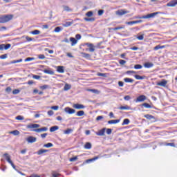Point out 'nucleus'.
Segmentation results:
<instances>
[{
    "label": "nucleus",
    "instance_id": "obj_1",
    "mask_svg": "<svg viewBox=\"0 0 177 177\" xmlns=\"http://www.w3.org/2000/svg\"><path fill=\"white\" fill-rule=\"evenodd\" d=\"M12 19H13V15H2L0 17V23H8V21H10Z\"/></svg>",
    "mask_w": 177,
    "mask_h": 177
},
{
    "label": "nucleus",
    "instance_id": "obj_2",
    "mask_svg": "<svg viewBox=\"0 0 177 177\" xmlns=\"http://www.w3.org/2000/svg\"><path fill=\"white\" fill-rule=\"evenodd\" d=\"M161 12H156L153 13H150L147 15H144L142 18L144 19H152L155 16H157V15H160Z\"/></svg>",
    "mask_w": 177,
    "mask_h": 177
},
{
    "label": "nucleus",
    "instance_id": "obj_3",
    "mask_svg": "<svg viewBox=\"0 0 177 177\" xmlns=\"http://www.w3.org/2000/svg\"><path fill=\"white\" fill-rule=\"evenodd\" d=\"M127 13H129V11L124 9L119 10L116 12L118 16H124V15H127Z\"/></svg>",
    "mask_w": 177,
    "mask_h": 177
},
{
    "label": "nucleus",
    "instance_id": "obj_4",
    "mask_svg": "<svg viewBox=\"0 0 177 177\" xmlns=\"http://www.w3.org/2000/svg\"><path fill=\"white\" fill-rule=\"evenodd\" d=\"M85 45L88 46L89 52H95V46L92 43H86Z\"/></svg>",
    "mask_w": 177,
    "mask_h": 177
},
{
    "label": "nucleus",
    "instance_id": "obj_5",
    "mask_svg": "<svg viewBox=\"0 0 177 177\" xmlns=\"http://www.w3.org/2000/svg\"><path fill=\"white\" fill-rule=\"evenodd\" d=\"M177 5V0H171L170 2L167 3V6L169 8H175Z\"/></svg>",
    "mask_w": 177,
    "mask_h": 177
},
{
    "label": "nucleus",
    "instance_id": "obj_6",
    "mask_svg": "<svg viewBox=\"0 0 177 177\" xmlns=\"http://www.w3.org/2000/svg\"><path fill=\"white\" fill-rule=\"evenodd\" d=\"M28 129H35V128H39V124H29L26 126Z\"/></svg>",
    "mask_w": 177,
    "mask_h": 177
},
{
    "label": "nucleus",
    "instance_id": "obj_7",
    "mask_svg": "<svg viewBox=\"0 0 177 177\" xmlns=\"http://www.w3.org/2000/svg\"><path fill=\"white\" fill-rule=\"evenodd\" d=\"M28 143H35L37 142V138L33 136H29L26 138Z\"/></svg>",
    "mask_w": 177,
    "mask_h": 177
},
{
    "label": "nucleus",
    "instance_id": "obj_8",
    "mask_svg": "<svg viewBox=\"0 0 177 177\" xmlns=\"http://www.w3.org/2000/svg\"><path fill=\"white\" fill-rule=\"evenodd\" d=\"M65 113H67V114H74L75 113V109H71L70 107H66L64 109Z\"/></svg>",
    "mask_w": 177,
    "mask_h": 177
},
{
    "label": "nucleus",
    "instance_id": "obj_9",
    "mask_svg": "<svg viewBox=\"0 0 177 177\" xmlns=\"http://www.w3.org/2000/svg\"><path fill=\"white\" fill-rule=\"evenodd\" d=\"M167 84H168V81L165 80H162L161 82H159L156 84L158 86H163V88H165L167 86Z\"/></svg>",
    "mask_w": 177,
    "mask_h": 177
},
{
    "label": "nucleus",
    "instance_id": "obj_10",
    "mask_svg": "<svg viewBox=\"0 0 177 177\" xmlns=\"http://www.w3.org/2000/svg\"><path fill=\"white\" fill-rule=\"evenodd\" d=\"M33 132H37V133H39L40 132H46L48 131V127H42L40 129H35L32 130Z\"/></svg>",
    "mask_w": 177,
    "mask_h": 177
},
{
    "label": "nucleus",
    "instance_id": "obj_11",
    "mask_svg": "<svg viewBox=\"0 0 177 177\" xmlns=\"http://www.w3.org/2000/svg\"><path fill=\"white\" fill-rule=\"evenodd\" d=\"M105 132H106V128H103L102 129L97 132L96 135H97V136H104Z\"/></svg>",
    "mask_w": 177,
    "mask_h": 177
},
{
    "label": "nucleus",
    "instance_id": "obj_12",
    "mask_svg": "<svg viewBox=\"0 0 177 177\" xmlns=\"http://www.w3.org/2000/svg\"><path fill=\"white\" fill-rule=\"evenodd\" d=\"M74 109H76L77 110H81L82 109H85V106L80 104H75L73 105Z\"/></svg>",
    "mask_w": 177,
    "mask_h": 177
},
{
    "label": "nucleus",
    "instance_id": "obj_13",
    "mask_svg": "<svg viewBox=\"0 0 177 177\" xmlns=\"http://www.w3.org/2000/svg\"><path fill=\"white\" fill-rule=\"evenodd\" d=\"M142 20H138V21H129L126 22L125 24H127L128 26H132L133 24H138V23H142Z\"/></svg>",
    "mask_w": 177,
    "mask_h": 177
},
{
    "label": "nucleus",
    "instance_id": "obj_14",
    "mask_svg": "<svg viewBox=\"0 0 177 177\" xmlns=\"http://www.w3.org/2000/svg\"><path fill=\"white\" fill-rule=\"evenodd\" d=\"M70 41H71V46H75L78 43V40L74 37H70Z\"/></svg>",
    "mask_w": 177,
    "mask_h": 177
},
{
    "label": "nucleus",
    "instance_id": "obj_15",
    "mask_svg": "<svg viewBox=\"0 0 177 177\" xmlns=\"http://www.w3.org/2000/svg\"><path fill=\"white\" fill-rule=\"evenodd\" d=\"M146 100V95H141L136 99V102H145Z\"/></svg>",
    "mask_w": 177,
    "mask_h": 177
},
{
    "label": "nucleus",
    "instance_id": "obj_16",
    "mask_svg": "<svg viewBox=\"0 0 177 177\" xmlns=\"http://www.w3.org/2000/svg\"><path fill=\"white\" fill-rule=\"evenodd\" d=\"M153 66L154 64L151 62H147L144 64V67H145V68H151Z\"/></svg>",
    "mask_w": 177,
    "mask_h": 177
},
{
    "label": "nucleus",
    "instance_id": "obj_17",
    "mask_svg": "<svg viewBox=\"0 0 177 177\" xmlns=\"http://www.w3.org/2000/svg\"><path fill=\"white\" fill-rule=\"evenodd\" d=\"M57 71L58 73H60L61 74H63V73H64V66H57Z\"/></svg>",
    "mask_w": 177,
    "mask_h": 177
},
{
    "label": "nucleus",
    "instance_id": "obj_18",
    "mask_svg": "<svg viewBox=\"0 0 177 177\" xmlns=\"http://www.w3.org/2000/svg\"><path fill=\"white\" fill-rule=\"evenodd\" d=\"M4 157L6 160V161H8L9 162V164H12V160H10V156H9V154L8 153H5L4 155Z\"/></svg>",
    "mask_w": 177,
    "mask_h": 177
},
{
    "label": "nucleus",
    "instance_id": "obj_19",
    "mask_svg": "<svg viewBox=\"0 0 177 177\" xmlns=\"http://www.w3.org/2000/svg\"><path fill=\"white\" fill-rule=\"evenodd\" d=\"M44 73L45 74H49L50 75H55V72L53 71L47 70V69H45L44 71Z\"/></svg>",
    "mask_w": 177,
    "mask_h": 177
},
{
    "label": "nucleus",
    "instance_id": "obj_20",
    "mask_svg": "<svg viewBox=\"0 0 177 177\" xmlns=\"http://www.w3.org/2000/svg\"><path fill=\"white\" fill-rule=\"evenodd\" d=\"M49 150L48 149H40L37 151L38 156H41V154H44V153H48Z\"/></svg>",
    "mask_w": 177,
    "mask_h": 177
},
{
    "label": "nucleus",
    "instance_id": "obj_21",
    "mask_svg": "<svg viewBox=\"0 0 177 177\" xmlns=\"http://www.w3.org/2000/svg\"><path fill=\"white\" fill-rule=\"evenodd\" d=\"M84 149H86V150L92 149V144H91L90 142H86L84 145Z\"/></svg>",
    "mask_w": 177,
    "mask_h": 177
},
{
    "label": "nucleus",
    "instance_id": "obj_22",
    "mask_svg": "<svg viewBox=\"0 0 177 177\" xmlns=\"http://www.w3.org/2000/svg\"><path fill=\"white\" fill-rule=\"evenodd\" d=\"M63 9L65 12H73V9L70 8L68 6H63Z\"/></svg>",
    "mask_w": 177,
    "mask_h": 177
},
{
    "label": "nucleus",
    "instance_id": "obj_23",
    "mask_svg": "<svg viewBox=\"0 0 177 177\" xmlns=\"http://www.w3.org/2000/svg\"><path fill=\"white\" fill-rule=\"evenodd\" d=\"M119 110H131V108L129 106H121L120 107H119Z\"/></svg>",
    "mask_w": 177,
    "mask_h": 177
},
{
    "label": "nucleus",
    "instance_id": "obj_24",
    "mask_svg": "<svg viewBox=\"0 0 177 177\" xmlns=\"http://www.w3.org/2000/svg\"><path fill=\"white\" fill-rule=\"evenodd\" d=\"M76 115L77 117H82V115H85V112L84 111H79L77 112Z\"/></svg>",
    "mask_w": 177,
    "mask_h": 177
},
{
    "label": "nucleus",
    "instance_id": "obj_25",
    "mask_svg": "<svg viewBox=\"0 0 177 177\" xmlns=\"http://www.w3.org/2000/svg\"><path fill=\"white\" fill-rule=\"evenodd\" d=\"M120 122V120H111L108 121V124H118Z\"/></svg>",
    "mask_w": 177,
    "mask_h": 177
},
{
    "label": "nucleus",
    "instance_id": "obj_26",
    "mask_svg": "<svg viewBox=\"0 0 177 177\" xmlns=\"http://www.w3.org/2000/svg\"><path fill=\"white\" fill-rule=\"evenodd\" d=\"M58 129H59V127L58 126L51 127L50 128V132H55V131H57Z\"/></svg>",
    "mask_w": 177,
    "mask_h": 177
},
{
    "label": "nucleus",
    "instance_id": "obj_27",
    "mask_svg": "<svg viewBox=\"0 0 177 177\" xmlns=\"http://www.w3.org/2000/svg\"><path fill=\"white\" fill-rule=\"evenodd\" d=\"M11 46L12 45L10 44H3V49H5V50H8V49H9Z\"/></svg>",
    "mask_w": 177,
    "mask_h": 177
},
{
    "label": "nucleus",
    "instance_id": "obj_28",
    "mask_svg": "<svg viewBox=\"0 0 177 177\" xmlns=\"http://www.w3.org/2000/svg\"><path fill=\"white\" fill-rule=\"evenodd\" d=\"M131 122V121L129 120V119L126 118L123 120V122L122 123V125H128L129 123Z\"/></svg>",
    "mask_w": 177,
    "mask_h": 177
},
{
    "label": "nucleus",
    "instance_id": "obj_29",
    "mask_svg": "<svg viewBox=\"0 0 177 177\" xmlns=\"http://www.w3.org/2000/svg\"><path fill=\"white\" fill-rule=\"evenodd\" d=\"M10 133H11L12 135H15V136H17V135L20 134V131L18 130H14L12 131H10Z\"/></svg>",
    "mask_w": 177,
    "mask_h": 177
},
{
    "label": "nucleus",
    "instance_id": "obj_30",
    "mask_svg": "<svg viewBox=\"0 0 177 177\" xmlns=\"http://www.w3.org/2000/svg\"><path fill=\"white\" fill-rule=\"evenodd\" d=\"M30 34H32V35H39V34H41V31H39L38 30H35L30 32Z\"/></svg>",
    "mask_w": 177,
    "mask_h": 177
},
{
    "label": "nucleus",
    "instance_id": "obj_31",
    "mask_svg": "<svg viewBox=\"0 0 177 177\" xmlns=\"http://www.w3.org/2000/svg\"><path fill=\"white\" fill-rule=\"evenodd\" d=\"M134 77L136 78V80H145V78H146V76H140L139 75H135Z\"/></svg>",
    "mask_w": 177,
    "mask_h": 177
},
{
    "label": "nucleus",
    "instance_id": "obj_32",
    "mask_svg": "<svg viewBox=\"0 0 177 177\" xmlns=\"http://www.w3.org/2000/svg\"><path fill=\"white\" fill-rule=\"evenodd\" d=\"M164 48H165V46L158 45L153 48V50H158V49H164Z\"/></svg>",
    "mask_w": 177,
    "mask_h": 177
},
{
    "label": "nucleus",
    "instance_id": "obj_33",
    "mask_svg": "<svg viewBox=\"0 0 177 177\" xmlns=\"http://www.w3.org/2000/svg\"><path fill=\"white\" fill-rule=\"evenodd\" d=\"M124 82H127V83L129 82L130 84H132V82H133L134 80L131 78L126 77L124 79Z\"/></svg>",
    "mask_w": 177,
    "mask_h": 177
},
{
    "label": "nucleus",
    "instance_id": "obj_34",
    "mask_svg": "<svg viewBox=\"0 0 177 177\" xmlns=\"http://www.w3.org/2000/svg\"><path fill=\"white\" fill-rule=\"evenodd\" d=\"M71 132H73V129H67L66 130H65L64 131V133L65 135H70V133H71Z\"/></svg>",
    "mask_w": 177,
    "mask_h": 177
},
{
    "label": "nucleus",
    "instance_id": "obj_35",
    "mask_svg": "<svg viewBox=\"0 0 177 177\" xmlns=\"http://www.w3.org/2000/svg\"><path fill=\"white\" fill-rule=\"evenodd\" d=\"M64 91H70L71 89V85L68 84H66L64 87Z\"/></svg>",
    "mask_w": 177,
    "mask_h": 177
},
{
    "label": "nucleus",
    "instance_id": "obj_36",
    "mask_svg": "<svg viewBox=\"0 0 177 177\" xmlns=\"http://www.w3.org/2000/svg\"><path fill=\"white\" fill-rule=\"evenodd\" d=\"M88 92H92V93H95L99 95V91L96 89H87Z\"/></svg>",
    "mask_w": 177,
    "mask_h": 177
},
{
    "label": "nucleus",
    "instance_id": "obj_37",
    "mask_svg": "<svg viewBox=\"0 0 177 177\" xmlns=\"http://www.w3.org/2000/svg\"><path fill=\"white\" fill-rule=\"evenodd\" d=\"M164 146H171V147H176V145H175V143L171 142V143H164Z\"/></svg>",
    "mask_w": 177,
    "mask_h": 177
},
{
    "label": "nucleus",
    "instance_id": "obj_38",
    "mask_svg": "<svg viewBox=\"0 0 177 177\" xmlns=\"http://www.w3.org/2000/svg\"><path fill=\"white\" fill-rule=\"evenodd\" d=\"M143 107H145V109H151V105L150 104L144 103L142 104Z\"/></svg>",
    "mask_w": 177,
    "mask_h": 177
},
{
    "label": "nucleus",
    "instance_id": "obj_39",
    "mask_svg": "<svg viewBox=\"0 0 177 177\" xmlns=\"http://www.w3.org/2000/svg\"><path fill=\"white\" fill-rule=\"evenodd\" d=\"M44 147H46L47 149H49L50 147H53V144L48 142L44 145Z\"/></svg>",
    "mask_w": 177,
    "mask_h": 177
},
{
    "label": "nucleus",
    "instance_id": "obj_40",
    "mask_svg": "<svg viewBox=\"0 0 177 177\" xmlns=\"http://www.w3.org/2000/svg\"><path fill=\"white\" fill-rule=\"evenodd\" d=\"M73 24V22H66L65 24H63L64 27H70Z\"/></svg>",
    "mask_w": 177,
    "mask_h": 177
},
{
    "label": "nucleus",
    "instance_id": "obj_41",
    "mask_svg": "<svg viewBox=\"0 0 177 177\" xmlns=\"http://www.w3.org/2000/svg\"><path fill=\"white\" fill-rule=\"evenodd\" d=\"M143 68V66H142V65H140V64H136L135 66H134V68L136 69V70H140L141 68Z\"/></svg>",
    "mask_w": 177,
    "mask_h": 177
},
{
    "label": "nucleus",
    "instance_id": "obj_42",
    "mask_svg": "<svg viewBox=\"0 0 177 177\" xmlns=\"http://www.w3.org/2000/svg\"><path fill=\"white\" fill-rule=\"evenodd\" d=\"M136 38L138 39V41H143V39H145V35L137 36Z\"/></svg>",
    "mask_w": 177,
    "mask_h": 177
},
{
    "label": "nucleus",
    "instance_id": "obj_43",
    "mask_svg": "<svg viewBox=\"0 0 177 177\" xmlns=\"http://www.w3.org/2000/svg\"><path fill=\"white\" fill-rule=\"evenodd\" d=\"M86 16H87V17H92V16H93V12L92 11H88L86 13Z\"/></svg>",
    "mask_w": 177,
    "mask_h": 177
},
{
    "label": "nucleus",
    "instance_id": "obj_44",
    "mask_svg": "<svg viewBox=\"0 0 177 177\" xmlns=\"http://www.w3.org/2000/svg\"><path fill=\"white\" fill-rule=\"evenodd\" d=\"M122 28H125V26H118V27H115V28H113V30L114 31L117 30H122Z\"/></svg>",
    "mask_w": 177,
    "mask_h": 177
},
{
    "label": "nucleus",
    "instance_id": "obj_45",
    "mask_svg": "<svg viewBox=\"0 0 177 177\" xmlns=\"http://www.w3.org/2000/svg\"><path fill=\"white\" fill-rule=\"evenodd\" d=\"M48 88H49V85L48 84H44L40 86V89H42L43 91L45 89H48Z\"/></svg>",
    "mask_w": 177,
    "mask_h": 177
},
{
    "label": "nucleus",
    "instance_id": "obj_46",
    "mask_svg": "<svg viewBox=\"0 0 177 177\" xmlns=\"http://www.w3.org/2000/svg\"><path fill=\"white\" fill-rule=\"evenodd\" d=\"M97 75L98 77H107V74H106V73H98L97 74Z\"/></svg>",
    "mask_w": 177,
    "mask_h": 177
},
{
    "label": "nucleus",
    "instance_id": "obj_47",
    "mask_svg": "<svg viewBox=\"0 0 177 177\" xmlns=\"http://www.w3.org/2000/svg\"><path fill=\"white\" fill-rule=\"evenodd\" d=\"M97 158H99V157L96 156L92 159H88L86 160V162H91V161H96V160H97Z\"/></svg>",
    "mask_w": 177,
    "mask_h": 177
},
{
    "label": "nucleus",
    "instance_id": "obj_48",
    "mask_svg": "<svg viewBox=\"0 0 177 177\" xmlns=\"http://www.w3.org/2000/svg\"><path fill=\"white\" fill-rule=\"evenodd\" d=\"M52 176H53V177H59V176H60V174L56 173V172H55V171H53V172H52Z\"/></svg>",
    "mask_w": 177,
    "mask_h": 177
},
{
    "label": "nucleus",
    "instance_id": "obj_49",
    "mask_svg": "<svg viewBox=\"0 0 177 177\" xmlns=\"http://www.w3.org/2000/svg\"><path fill=\"white\" fill-rule=\"evenodd\" d=\"M54 31L55 32H60V31H62V28H60V26H57L55 28Z\"/></svg>",
    "mask_w": 177,
    "mask_h": 177
},
{
    "label": "nucleus",
    "instance_id": "obj_50",
    "mask_svg": "<svg viewBox=\"0 0 177 177\" xmlns=\"http://www.w3.org/2000/svg\"><path fill=\"white\" fill-rule=\"evenodd\" d=\"M82 55L83 57H85L86 59H89V57H91V55L88 53H83Z\"/></svg>",
    "mask_w": 177,
    "mask_h": 177
},
{
    "label": "nucleus",
    "instance_id": "obj_51",
    "mask_svg": "<svg viewBox=\"0 0 177 177\" xmlns=\"http://www.w3.org/2000/svg\"><path fill=\"white\" fill-rule=\"evenodd\" d=\"M77 160H78V157L77 156H75L73 158H71L69 159V161H71V162H74V161H77Z\"/></svg>",
    "mask_w": 177,
    "mask_h": 177
},
{
    "label": "nucleus",
    "instance_id": "obj_52",
    "mask_svg": "<svg viewBox=\"0 0 177 177\" xmlns=\"http://www.w3.org/2000/svg\"><path fill=\"white\" fill-rule=\"evenodd\" d=\"M85 21H95V18H84Z\"/></svg>",
    "mask_w": 177,
    "mask_h": 177
},
{
    "label": "nucleus",
    "instance_id": "obj_53",
    "mask_svg": "<svg viewBox=\"0 0 177 177\" xmlns=\"http://www.w3.org/2000/svg\"><path fill=\"white\" fill-rule=\"evenodd\" d=\"M16 120H18L19 121H23V120H24V117L21 115H18L16 117Z\"/></svg>",
    "mask_w": 177,
    "mask_h": 177
},
{
    "label": "nucleus",
    "instance_id": "obj_54",
    "mask_svg": "<svg viewBox=\"0 0 177 177\" xmlns=\"http://www.w3.org/2000/svg\"><path fill=\"white\" fill-rule=\"evenodd\" d=\"M145 118H147V120H151L153 118V115L147 114L145 115Z\"/></svg>",
    "mask_w": 177,
    "mask_h": 177
},
{
    "label": "nucleus",
    "instance_id": "obj_55",
    "mask_svg": "<svg viewBox=\"0 0 177 177\" xmlns=\"http://www.w3.org/2000/svg\"><path fill=\"white\" fill-rule=\"evenodd\" d=\"M12 93H13V95H19V93H20V90H19V89H15V90L12 91Z\"/></svg>",
    "mask_w": 177,
    "mask_h": 177
},
{
    "label": "nucleus",
    "instance_id": "obj_56",
    "mask_svg": "<svg viewBox=\"0 0 177 177\" xmlns=\"http://www.w3.org/2000/svg\"><path fill=\"white\" fill-rule=\"evenodd\" d=\"M35 59V58H34V57H27L26 59H25V62H31Z\"/></svg>",
    "mask_w": 177,
    "mask_h": 177
},
{
    "label": "nucleus",
    "instance_id": "obj_57",
    "mask_svg": "<svg viewBox=\"0 0 177 177\" xmlns=\"http://www.w3.org/2000/svg\"><path fill=\"white\" fill-rule=\"evenodd\" d=\"M47 114H48V115L52 116L55 114V112H53V111H52V110H50L47 112Z\"/></svg>",
    "mask_w": 177,
    "mask_h": 177
},
{
    "label": "nucleus",
    "instance_id": "obj_58",
    "mask_svg": "<svg viewBox=\"0 0 177 177\" xmlns=\"http://www.w3.org/2000/svg\"><path fill=\"white\" fill-rule=\"evenodd\" d=\"M32 78L34 80H39L41 78V76L40 75H33Z\"/></svg>",
    "mask_w": 177,
    "mask_h": 177
},
{
    "label": "nucleus",
    "instance_id": "obj_59",
    "mask_svg": "<svg viewBox=\"0 0 177 177\" xmlns=\"http://www.w3.org/2000/svg\"><path fill=\"white\" fill-rule=\"evenodd\" d=\"M38 58L40 59L41 60H44V59H45V55L43 54H40L38 55Z\"/></svg>",
    "mask_w": 177,
    "mask_h": 177
},
{
    "label": "nucleus",
    "instance_id": "obj_60",
    "mask_svg": "<svg viewBox=\"0 0 177 177\" xmlns=\"http://www.w3.org/2000/svg\"><path fill=\"white\" fill-rule=\"evenodd\" d=\"M120 64H121V66H124V64H125V63H127V61L124 60V59H120L119 61Z\"/></svg>",
    "mask_w": 177,
    "mask_h": 177
},
{
    "label": "nucleus",
    "instance_id": "obj_61",
    "mask_svg": "<svg viewBox=\"0 0 177 177\" xmlns=\"http://www.w3.org/2000/svg\"><path fill=\"white\" fill-rule=\"evenodd\" d=\"M8 58V54H4L0 56V59H7Z\"/></svg>",
    "mask_w": 177,
    "mask_h": 177
},
{
    "label": "nucleus",
    "instance_id": "obj_62",
    "mask_svg": "<svg viewBox=\"0 0 177 177\" xmlns=\"http://www.w3.org/2000/svg\"><path fill=\"white\" fill-rule=\"evenodd\" d=\"M51 109L57 111V110H59V106H51Z\"/></svg>",
    "mask_w": 177,
    "mask_h": 177
},
{
    "label": "nucleus",
    "instance_id": "obj_63",
    "mask_svg": "<svg viewBox=\"0 0 177 177\" xmlns=\"http://www.w3.org/2000/svg\"><path fill=\"white\" fill-rule=\"evenodd\" d=\"M104 117L102 115L97 116L96 118V121H100V120H103Z\"/></svg>",
    "mask_w": 177,
    "mask_h": 177
},
{
    "label": "nucleus",
    "instance_id": "obj_64",
    "mask_svg": "<svg viewBox=\"0 0 177 177\" xmlns=\"http://www.w3.org/2000/svg\"><path fill=\"white\" fill-rule=\"evenodd\" d=\"M124 100H127V101L131 100V96L126 95V96L124 97Z\"/></svg>",
    "mask_w": 177,
    "mask_h": 177
}]
</instances>
